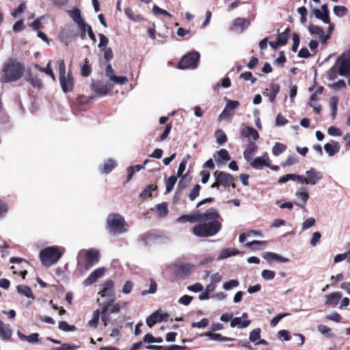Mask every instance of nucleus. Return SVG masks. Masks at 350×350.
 Returning a JSON list of instances; mask_svg holds the SVG:
<instances>
[{"instance_id": "obj_1", "label": "nucleus", "mask_w": 350, "mask_h": 350, "mask_svg": "<svg viewBox=\"0 0 350 350\" xmlns=\"http://www.w3.org/2000/svg\"><path fill=\"white\" fill-rule=\"evenodd\" d=\"M222 218L215 208H211L201 213L198 224L193 226L192 232L198 237L215 235L221 228Z\"/></svg>"}, {"instance_id": "obj_2", "label": "nucleus", "mask_w": 350, "mask_h": 350, "mask_svg": "<svg viewBox=\"0 0 350 350\" xmlns=\"http://www.w3.org/2000/svg\"><path fill=\"white\" fill-rule=\"evenodd\" d=\"M24 65L15 59H10L3 64L1 80L3 82L15 81L22 77Z\"/></svg>"}, {"instance_id": "obj_3", "label": "nucleus", "mask_w": 350, "mask_h": 350, "mask_svg": "<svg viewBox=\"0 0 350 350\" xmlns=\"http://www.w3.org/2000/svg\"><path fill=\"white\" fill-rule=\"evenodd\" d=\"M63 253L64 250H62L58 247H47L40 251L39 258L42 265L49 267L56 263L61 258Z\"/></svg>"}, {"instance_id": "obj_4", "label": "nucleus", "mask_w": 350, "mask_h": 350, "mask_svg": "<svg viewBox=\"0 0 350 350\" xmlns=\"http://www.w3.org/2000/svg\"><path fill=\"white\" fill-rule=\"evenodd\" d=\"M124 218L119 213H111L107 218V230L112 235H117L124 232L125 228Z\"/></svg>"}, {"instance_id": "obj_5", "label": "nucleus", "mask_w": 350, "mask_h": 350, "mask_svg": "<svg viewBox=\"0 0 350 350\" xmlns=\"http://www.w3.org/2000/svg\"><path fill=\"white\" fill-rule=\"evenodd\" d=\"M100 259V252L96 249H90L85 251L83 255L79 256L78 265L85 271L90 269L96 264Z\"/></svg>"}, {"instance_id": "obj_6", "label": "nucleus", "mask_w": 350, "mask_h": 350, "mask_svg": "<svg viewBox=\"0 0 350 350\" xmlns=\"http://www.w3.org/2000/svg\"><path fill=\"white\" fill-rule=\"evenodd\" d=\"M200 55L198 51L189 52L179 61L177 68L180 70L195 69L198 67Z\"/></svg>"}, {"instance_id": "obj_7", "label": "nucleus", "mask_w": 350, "mask_h": 350, "mask_svg": "<svg viewBox=\"0 0 350 350\" xmlns=\"http://www.w3.org/2000/svg\"><path fill=\"white\" fill-rule=\"evenodd\" d=\"M213 175L215 181L211 185L212 189H219L220 187L228 188L232 180H237V178L231 174L223 171L216 170Z\"/></svg>"}, {"instance_id": "obj_8", "label": "nucleus", "mask_w": 350, "mask_h": 350, "mask_svg": "<svg viewBox=\"0 0 350 350\" xmlns=\"http://www.w3.org/2000/svg\"><path fill=\"white\" fill-rule=\"evenodd\" d=\"M59 72L61 88H72L74 79L70 72L66 75V65L64 60L59 62Z\"/></svg>"}, {"instance_id": "obj_9", "label": "nucleus", "mask_w": 350, "mask_h": 350, "mask_svg": "<svg viewBox=\"0 0 350 350\" xmlns=\"http://www.w3.org/2000/svg\"><path fill=\"white\" fill-rule=\"evenodd\" d=\"M115 301L114 299H108L105 302L99 304V309L101 315V321L104 325V326H107L108 323L111 321V318L109 317V308Z\"/></svg>"}, {"instance_id": "obj_10", "label": "nucleus", "mask_w": 350, "mask_h": 350, "mask_svg": "<svg viewBox=\"0 0 350 350\" xmlns=\"http://www.w3.org/2000/svg\"><path fill=\"white\" fill-rule=\"evenodd\" d=\"M10 263H17V264H19L21 265V269L18 271V274L21 275L22 278L23 279H25V275L27 274V271L26 269V267L27 265H29V262L22 258H18V257H12L10 259ZM11 269H13V273H18L17 271H15V267L13 265L11 267Z\"/></svg>"}, {"instance_id": "obj_11", "label": "nucleus", "mask_w": 350, "mask_h": 350, "mask_svg": "<svg viewBox=\"0 0 350 350\" xmlns=\"http://www.w3.org/2000/svg\"><path fill=\"white\" fill-rule=\"evenodd\" d=\"M338 62L340 63L338 67V73L345 76L350 72V54L348 57L343 54L338 59Z\"/></svg>"}, {"instance_id": "obj_12", "label": "nucleus", "mask_w": 350, "mask_h": 350, "mask_svg": "<svg viewBox=\"0 0 350 350\" xmlns=\"http://www.w3.org/2000/svg\"><path fill=\"white\" fill-rule=\"evenodd\" d=\"M113 282L111 280L106 281L101 285V290L98 293L101 297H107L110 299H114Z\"/></svg>"}, {"instance_id": "obj_13", "label": "nucleus", "mask_w": 350, "mask_h": 350, "mask_svg": "<svg viewBox=\"0 0 350 350\" xmlns=\"http://www.w3.org/2000/svg\"><path fill=\"white\" fill-rule=\"evenodd\" d=\"M250 24V21L244 18H237L232 23V26L230 29L234 31L243 32Z\"/></svg>"}, {"instance_id": "obj_14", "label": "nucleus", "mask_w": 350, "mask_h": 350, "mask_svg": "<svg viewBox=\"0 0 350 350\" xmlns=\"http://www.w3.org/2000/svg\"><path fill=\"white\" fill-rule=\"evenodd\" d=\"M269 162L270 159L267 156V154L265 153V155L262 157H258L253 159L250 162V165L253 168L262 169L265 166L269 167Z\"/></svg>"}, {"instance_id": "obj_15", "label": "nucleus", "mask_w": 350, "mask_h": 350, "mask_svg": "<svg viewBox=\"0 0 350 350\" xmlns=\"http://www.w3.org/2000/svg\"><path fill=\"white\" fill-rule=\"evenodd\" d=\"M105 273L104 268H98L95 269L90 275L83 281V285L88 286L94 284Z\"/></svg>"}, {"instance_id": "obj_16", "label": "nucleus", "mask_w": 350, "mask_h": 350, "mask_svg": "<svg viewBox=\"0 0 350 350\" xmlns=\"http://www.w3.org/2000/svg\"><path fill=\"white\" fill-rule=\"evenodd\" d=\"M308 30L311 34L318 36L322 43H325L330 38V35H325L323 28L317 25L310 24Z\"/></svg>"}, {"instance_id": "obj_17", "label": "nucleus", "mask_w": 350, "mask_h": 350, "mask_svg": "<svg viewBox=\"0 0 350 350\" xmlns=\"http://www.w3.org/2000/svg\"><path fill=\"white\" fill-rule=\"evenodd\" d=\"M306 180L307 184L315 185L323 177L321 172H318L316 169L311 167L309 170L306 171Z\"/></svg>"}, {"instance_id": "obj_18", "label": "nucleus", "mask_w": 350, "mask_h": 350, "mask_svg": "<svg viewBox=\"0 0 350 350\" xmlns=\"http://www.w3.org/2000/svg\"><path fill=\"white\" fill-rule=\"evenodd\" d=\"M201 213L199 211H194L191 215H183L177 218L176 221L180 223H196L200 220Z\"/></svg>"}, {"instance_id": "obj_19", "label": "nucleus", "mask_w": 350, "mask_h": 350, "mask_svg": "<svg viewBox=\"0 0 350 350\" xmlns=\"http://www.w3.org/2000/svg\"><path fill=\"white\" fill-rule=\"evenodd\" d=\"M241 135L245 138H252L254 141L258 139L260 135L258 131L254 128L247 126L244 127L241 131Z\"/></svg>"}, {"instance_id": "obj_20", "label": "nucleus", "mask_w": 350, "mask_h": 350, "mask_svg": "<svg viewBox=\"0 0 350 350\" xmlns=\"http://www.w3.org/2000/svg\"><path fill=\"white\" fill-rule=\"evenodd\" d=\"M12 335V330L9 324H5L0 320V336L3 340H10Z\"/></svg>"}, {"instance_id": "obj_21", "label": "nucleus", "mask_w": 350, "mask_h": 350, "mask_svg": "<svg viewBox=\"0 0 350 350\" xmlns=\"http://www.w3.org/2000/svg\"><path fill=\"white\" fill-rule=\"evenodd\" d=\"M258 146L254 142H249L244 152L243 156L247 161L252 159L253 154L257 152Z\"/></svg>"}, {"instance_id": "obj_22", "label": "nucleus", "mask_w": 350, "mask_h": 350, "mask_svg": "<svg viewBox=\"0 0 350 350\" xmlns=\"http://www.w3.org/2000/svg\"><path fill=\"white\" fill-rule=\"evenodd\" d=\"M116 166V162L112 159H109L107 161H104L103 164L100 167V170L103 174H109Z\"/></svg>"}, {"instance_id": "obj_23", "label": "nucleus", "mask_w": 350, "mask_h": 350, "mask_svg": "<svg viewBox=\"0 0 350 350\" xmlns=\"http://www.w3.org/2000/svg\"><path fill=\"white\" fill-rule=\"evenodd\" d=\"M214 157L218 165L223 161H228L231 159L228 150L224 148L217 151L216 154L214 155Z\"/></svg>"}, {"instance_id": "obj_24", "label": "nucleus", "mask_w": 350, "mask_h": 350, "mask_svg": "<svg viewBox=\"0 0 350 350\" xmlns=\"http://www.w3.org/2000/svg\"><path fill=\"white\" fill-rule=\"evenodd\" d=\"M342 297L341 293L334 292L326 295V305L336 306Z\"/></svg>"}, {"instance_id": "obj_25", "label": "nucleus", "mask_w": 350, "mask_h": 350, "mask_svg": "<svg viewBox=\"0 0 350 350\" xmlns=\"http://www.w3.org/2000/svg\"><path fill=\"white\" fill-rule=\"evenodd\" d=\"M18 338L23 341H27L29 343H37L40 341L39 334L38 333L31 334L29 336H25L21 332H17Z\"/></svg>"}, {"instance_id": "obj_26", "label": "nucleus", "mask_w": 350, "mask_h": 350, "mask_svg": "<svg viewBox=\"0 0 350 350\" xmlns=\"http://www.w3.org/2000/svg\"><path fill=\"white\" fill-rule=\"evenodd\" d=\"M204 335L208 336L210 340L219 342L232 341L235 340L234 338L223 336L220 334H215L211 332H207L204 333Z\"/></svg>"}, {"instance_id": "obj_27", "label": "nucleus", "mask_w": 350, "mask_h": 350, "mask_svg": "<svg viewBox=\"0 0 350 350\" xmlns=\"http://www.w3.org/2000/svg\"><path fill=\"white\" fill-rule=\"evenodd\" d=\"M164 320V318H163V316L161 315L159 311H156L155 312L152 313L151 315H150L146 319V323L147 325L151 327H152L157 322H161Z\"/></svg>"}, {"instance_id": "obj_28", "label": "nucleus", "mask_w": 350, "mask_h": 350, "mask_svg": "<svg viewBox=\"0 0 350 350\" xmlns=\"http://www.w3.org/2000/svg\"><path fill=\"white\" fill-rule=\"evenodd\" d=\"M94 95L90 94L88 96H85L83 94H80L77 96L76 100V105L79 108H83L85 105H88L89 102L94 98Z\"/></svg>"}, {"instance_id": "obj_29", "label": "nucleus", "mask_w": 350, "mask_h": 350, "mask_svg": "<svg viewBox=\"0 0 350 350\" xmlns=\"http://www.w3.org/2000/svg\"><path fill=\"white\" fill-rule=\"evenodd\" d=\"M324 149L330 157H332L339 151V144L336 142H332V144L327 143L324 146Z\"/></svg>"}, {"instance_id": "obj_30", "label": "nucleus", "mask_w": 350, "mask_h": 350, "mask_svg": "<svg viewBox=\"0 0 350 350\" xmlns=\"http://www.w3.org/2000/svg\"><path fill=\"white\" fill-rule=\"evenodd\" d=\"M251 321L250 320H244L242 321L241 318L240 317H234L232 318V320L230 321V326L232 327H234L237 326L239 328H245L249 326L250 324Z\"/></svg>"}, {"instance_id": "obj_31", "label": "nucleus", "mask_w": 350, "mask_h": 350, "mask_svg": "<svg viewBox=\"0 0 350 350\" xmlns=\"http://www.w3.org/2000/svg\"><path fill=\"white\" fill-rule=\"evenodd\" d=\"M17 291L20 294H22L27 297L35 299L31 288L28 286L19 285L17 286Z\"/></svg>"}, {"instance_id": "obj_32", "label": "nucleus", "mask_w": 350, "mask_h": 350, "mask_svg": "<svg viewBox=\"0 0 350 350\" xmlns=\"http://www.w3.org/2000/svg\"><path fill=\"white\" fill-rule=\"evenodd\" d=\"M291 29L289 27L286 28L285 31L278 35L277 40L282 46H284L287 44L288 40L290 37Z\"/></svg>"}, {"instance_id": "obj_33", "label": "nucleus", "mask_w": 350, "mask_h": 350, "mask_svg": "<svg viewBox=\"0 0 350 350\" xmlns=\"http://www.w3.org/2000/svg\"><path fill=\"white\" fill-rule=\"evenodd\" d=\"M176 182L177 177L175 176H171L165 180V193H168L172 191Z\"/></svg>"}, {"instance_id": "obj_34", "label": "nucleus", "mask_w": 350, "mask_h": 350, "mask_svg": "<svg viewBox=\"0 0 350 350\" xmlns=\"http://www.w3.org/2000/svg\"><path fill=\"white\" fill-rule=\"evenodd\" d=\"M144 168H145V167L144 165H135L129 166L127 168V173H128L127 181H129V180H131V178H133V174L135 172H139L141 170L144 169Z\"/></svg>"}, {"instance_id": "obj_35", "label": "nucleus", "mask_w": 350, "mask_h": 350, "mask_svg": "<svg viewBox=\"0 0 350 350\" xmlns=\"http://www.w3.org/2000/svg\"><path fill=\"white\" fill-rule=\"evenodd\" d=\"M68 12L69 16L77 24L83 21L81 15V12L78 8H75L72 10H69Z\"/></svg>"}, {"instance_id": "obj_36", "label": "nucleus", "mask_w": 350, "mask_h": 350, "mask_svg": "<svg viewBox=\"0 0 350 350\" xmlns=\"http://www.w3.org/2000/svg\"><path fill=\"white\" fill-rule=\"evenodd\" d=\"M100 315V309L96 310L93 312L92 319L90 321H89V322H88L89 326L95 327V328L97 327L98 321H99Z\"/></svg>"}, {"instance_id": "obj_37", "label": "nucleus", "mask_w": 350, "mask_h": 350, "mask_svg": "<svg viewBox=\"0 0 350 350\" xmlns=\"http://www.w3.org/2000/svg\"><path fill=\"white\" fill-rule=\"evenodd\" d=\"M286 148L287 147L286 145L279 143V142H277L275 144V145L273 146V147L272 148V153L275 156H278L280 154H282L283 152H284L286 150Z\"/></svg>"}, {"instance_id": "obj_38", "label": "nucleus", "mask_w": 350, "mask_h": 350, "mask_svg": "<svg viewBox=\"0 0 350 350\" xmlns=\"http://www.w3.org/2000/svg\"><path fill=\"white\" fill-rule=\"evenodd\" d=\"M339 99L337 96H332L329 99L330 107L332 109V116L333 118H335L337 113V106L338 104Z\"/></svg>"}, {"instance_id": "obj_39", "label": "nucleus", "mask_w": 350, "mask_h": 350, "mask_svg": "<svg viewBox=\"0 0 350 350\" xmlns=\"http://www.w3.org/2000/svg\"><path fill=\"white\" fill-rule=\"evenodd\" d=\"M239 252L234 248H226L224 250L219 256L220 258H226L231 256L238 254Z\"/></svg>"}, {"instance_id": "obj_40", "label": "nucleus", "mask_w": 350, "mask_h": 350, "mask_svg": "<svg viewBox=\"0 0 350 350\" xmlns=\"http://www.w3.org/2000/svg\"><path fill=\"white\" fill-rule=\"evenodd\" d=\"M92 71L91 66L89 64L88 58L85 59V64L81 67V74L84 77H88L90 75Z\"/></svg>"}, {"instance_id": "obj_41", "label": "nucleus", "mask_w": 350, "mask_h": 350, "mask_svg": "<svg viewBox=\"0 0 350 350\" xmlns=\"http://www.w3.org/2000/svg\"><path fill=\"white\" fill-rule=\"evenodd\" d=\"M296 196L303 201L304 204H300L299 203H295V204L299 206L301 208H304V205L306 204V202L309 198L308 193L306 191H297L296 193Z\"/></svg>"}, {"instance_id": "obj_42", "label": "nucleus", "mask_w": 350, "mask_h": 350, "mask_svg": "<svg viewBox=\"0 0 350 350\" xmlns=\"http://www.w3.org/2000/svg\"><path fill=\"white\" fill-rule=\"evenodd\" d=\"M200 189L201 186L199 184L195 185V186L193 187V189L189 193V198L191 201L195 200L196 198L198 197Z\"/></svg>"}, {"instance_id": "obj_43", "label": "nucleus", "mask_w": 350, "mask_h": 350, "mask_svg": "<svg viewBox=\"0 0 350 350\" xmlns=\"http://www.w3.org/2000/svg\"><path fill=\"white\" fill-rule=\"evenodd\" d=\"M215 137L217 142L220 145L224 144L227 141V136L222 130H217L215 132Z\"/></svg>"}, {"instance_id": "obj_44", "label": "nucleus", "mask_w": 350, "mask_h": 350, "mask_svg": "<svg viewBox=\"0 0 350 350\" xmlns=\"http://www.w3.org/2000/svg\"><path fill=\"white\" fill-rule=\"evenodd\" d=\"M157 210L160 217H165L168 213L167 204L165 202L157 204Z\"/></svg>"}, {"instance_id": "obj_45", "label": "nucleus", "mask_w": 350, "mask_h": 350, "mask_svg": "<svg viewBox=\"0 0 350 350\" xmlns=\"http://www.w3.org/2000/svg\"><path fill=\"white\" fill-rule=\"evenodd\" d=\"M333 10H334V13L337 16H339V17H342V16H345L348 12V10L346 7L340 6V5H335L334 7Z\"/></svg>"}, {"instance_id": "obj_46", "label": "nucleus", "mask_w": 350, "mask_h": 350, "mask_svg": "<svg viewBox=\"0 0 350 350\" xmlns=\"http://www.w3.org/2000/svg\"><path fill=\"white\" fill-rule=\"evenodd\" d=\"M59 328L64 332H73L76 330V327L75 325H71L68 323V322L62 321L59 323Z\"/></svg>"}, {"instance_id": "obj_47", "label": "nucleus", "mask_w": 350, "mask_h": 350, "mask_svg": "<svg viewBox=\"0 0 350 350\" xmlns=\"http://www.w3.org/2000/svg\"><path fill=\"white\" fill-rule=\"evenodd\" d=\"M318 331L323 335H325L327 337H332L334 336L333 334L331 333L332 329L327 327V325L321 324L317 327Z\"/></svg>"}, {"instance_id": "obj_48", "label": "nucleus", "mask_w": 350, "mask_h": 350, "mask_svg": "<svg viewBox=\"0 0 350 350\" xmlns=\"http://www.w3.org/2000/svg\"><path fill=\"white\" fill-rule=\"evenodd\" d=\"M157 188V185H148L142 192L141 196L143 198L152 197L151 192L156 190Z\"/></svg>"}, {"instance_id": "obj_49", "label": "nucleus", "mask_w": 350, "mask_h": 350, "mask_svg": "<svg viewBox=\"0 0 350 350\" xmlns=\"http://www.w3.org/2000/svg\"><path fill=\"white\" fill-rule=\"evenodd\" d=\"M240 105V103L238 100H228L226 105V111H234Z\"/></svg>"}, {"instance_id": "obj_50", "label": "nucleus", "mask_w": 350, "mask_h": 350, "mask_svg": "<svg viewBox=\"0 0 350 350\" xmlns=\"http://www.w3.org/2000/svg\"><path fill=\"white\" fill-rule=\"evenodd\" d=\"M267 255L268 257H269L270 259L275 260L281 262H286L289 261L288 258L283 257L275 253L268 252Z\"/></svg>"}, {"instance_id": "obj_51", "label": "nucleus", "mask_w": 350, "mask_h": 350, "mask_svg": "<svg viewBox=\"0 0 350 350\" xmlns=\"http://www.w3.org/2000/svg\"><path fill=\"white\" fill-rule=\"evenodd\" d=\"M250 340L252 342H255L260 338V329L256 328L253 329L250 334Z\"/></svg>"}, {"instance_id": "obj_52", "label": "nucleus", "mask_w": 350, "mask_h": 350, "mask_svg": "<svg viewBox=\"0 0 350 350\" xmlns=\"http://www.w3.org/2000/svg\"><path fill=\"white\" fill-rule=\"evenodd\" d=\"M152 12L155 15L161 14V15H163L168 18H172V16L170 13H169L168 12H167L165 10L161 9V8H159L157 5H154V7L152 8Z\"/></svg>"}, {"instance_id": "obj_53", "label": "nucleus", "mask_w": 350, "mask_h": 350, "mask_svg": "<svg viewBox=\"0 0 350 350\" xmlns=\"http://www.w3.org/2000/svg\"><path fill=\"white\" fill-rule=\"evenodd\" d=\"M267 245V243L263 241H252L251 242H248L246 243V245L248 247H252L253 245L255 246V249L260 250L262 247H265Z\"/></svg>"}, {"instance_id": "obj_54", "label": "nucleus", "mask_w": 350, "mask_h": 350, "mask_svg": "<svg viewBox=\"0 0 350 350\" xmlns=\"http://www.w3.org/2000/svg\"><path fill=\"white\" fill-rule=\"evenodd\" d=\"M239 284V282L238 280H230L226 282H225L223 285V288L228 291V290H230V289H232L233 288H235L237 286H238Z\"/></svg>"}, {"instance_id": "obj_55", "label": "nucleus", "mask_w": 350, "mask_h": 350, "mask_svg": "<svg viewBox=\"0 0 350 350\" xmlns=\"http://www.w3.org/2000/svg\"><path fill=\"white\" fill-rule=\"evenodd\" d=\"M110 79L119 85H124L128 81L127 78L124 76L113 75L110 77Z\"/></svg>"}, {"instance_id": "obj_56", "label": "nucleus", "mask_w": 350, "mask_h": 350, "mask_svg": "<svg viewBox=\"0 0 350 350\" xmlns=\"http://www.w3.org/2000/svg\"><path fill=\"white\" fill-rule=\"evenodd\" d=\"M262 277L267 280H273L275 275V273L273 271L265 269L262 271Z\"/></svg>"}, {"instance_id": "obj_57", "label": "nucleus", "mask_w": 350, "mask_h": 350, "mask_svg": "<svg viewBox=\"0 0 350 350\" xmlns=\"http://www.w3.org/2000/svg\"><path fill=\"white\" fill-rule=\"evenodd\" d=\"M172 123H169V124H166V126H165V129H164L163 133L160 135L158 141L165 140L167 137V136L172 129Z\"/></svg>"}, {"instance_id": "obj_58", "label": "nucleus", "mask_w": 350, "mask_h": 350, "mask_svg": "<svg viewBox=\"0 0 350 350\" xmlns=\"http://www.w3.org/2000/svg\"><path fill=\"white\" fill-rule=\"evenodd\" d=\"M192 266L189 264H185L178 266V271L183 274H188L191 271Z\"/></svg>"}, {"instance_id": "obj_59", "label": "nucleus", "mask_w": 350, "mask_h": 350, "mask_svg": "<svg viewBox=\"0 0 350 350\" xmlns=\"http://www.w3.org/2000/svg\"><path fill=\"white\" fill-rule=\"evenodd\" d=\"M293 44L292 46V51L293 52H297L299 45V42H300L299 36L298 33H294L293 34Z\"/></svg>"}, {"instance_id": "obj_60", "label": "nucleus", "mask_w": 350, "mask_h": 350, "mask_svg": "<svg viewBox=\"0 0 350 350\" xmlns=\"http://www.w3.org/2000/svg\"><path fill=\"white\" fill-rule=\"evenodd\" d=\"M208 323H209L208 320L206 318H204L198 322L192 323L191 327H198V328L205 327L208 325Z\"/></svg>"}, {"instance_id": "obj_61", "label": "nucleus", "mask_w": 350, "mask_h": 350, "mask_svg": "<svg viewBox=\"0 0 350 350\" xmlns=\"http://www.w3.org/2000/svg\"><path fill=\"white\" fill-rule=\"evenodd\" d=\"M288 122V120L281 113L278 114L275 118V124L277 126H284Z\"/></svg>"}, {"instance_id": "obj_62", "label": "nucleus", "mask_w": 350, "mask_h": 350, "mask_svg": "<svg viewBox=\"0 0 350 350\" xmlns=\"http://www.w3.org/2000/svg\"><path fill=\"white\" fill-rule=\"evenodd\" d=\"M288 315L287 313H280L275 316L274 318L272 319V320L270 322V325L271 327H275L277 324L279 323V321L283 319L284 317H286Z\"/></svg>"}, {"instance_id": "obj_63", "label": "nucleus", "mask_w": 350, "mask_h": 350, "mask_svg": "<svg viewBox=\"0 0 350 350\" xmlns=\"http://www.w3.org/2000/svg\"><path fill=\"white\" fill-rule=\"evenodd\" d=\"M100 42L98 44V47L101 49H105L109 42L108 38L102 33L99 34Z\"/></svg>"}, {"instance_id": "obj_64", "label": "nucleus", "mask_w": 350, "mask_h": 350, "mask_svg": "<svg viewBox=\"0 0 350 350\" xmlns=\"http://www.w3.org/2000/svg\"><path fill=\"white\" fill-rule=\"evenodd\" d=\"M240 78L244 79L245 81L250 80L252 83H254L256 81V79L253 77L252 73L249 71L241 74Z\"/></svg>"}]
</instances>
